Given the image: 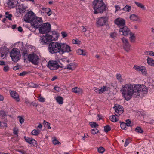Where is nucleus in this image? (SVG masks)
<instances>
[{
    "mask_svg": "<svg viewBox=\"0 0 154 154\" xmlns=\"http://www.w3.org/2000/svg\"><path fill=\"white\" fill-rule=\"evenodd\" d=\"M120 91L123 98L128 101L132 97H137L146 94L148 89L143 85L128 83L122 85Z\"/></svg>",
    "mask_w": 154,
    "mask_h": 154,
    "instance_id": "1",
    "label": "nucleus"
},
{
    "mask_svg": "<svg viewBox=\"0 0 154 154\" xmlns=\"http://www.w3.org/2000/svg\"><path fill=\"white\" fill-rule=\"evenodd\" d=\"M93 5L95 14L102 13L106 10V5L102 0H94Z\"/></svg>",
    "mask_w": 154,
    "mask_h": 154,
    "instance_id": "2",
    "label": "nucleus"
},
{
    "mask_svg": "<svg viewBox=\"0 0 154 154\" xmlns=\"http://www.w3.org/2000/svg\"><path fill=\"white\" fill-rule=\"evenodd\" d=\"M40 57V55L39 53L34 52L29 54L28 58L29 60L33 64L37 65L39 63Z\"/></svg>",
    "mask_w": 154,
    "mask_h": 154,
    "instance_id": "3",
    "label": "nucleus"
},
{
    "mask_svg": "<svg viewBox=\"0 0 154 154\" xmlns=\"http://www.w3.org/2000/svg\"><path fill=\"white\" fill-rule=\"evenodd\" d=\"M61 43L59 42H51L49 45L48 50L51 54L60 53Z\"/></svg>",
    "mask_w": 154,
    "mask_h": 154,
    "instance_id": "4",
    "label": "nucleus"
},
{
    "mask_svg": "<svg viewBox=\"0 0 154 154\" xmlns=\"http://www.w3.org/2000/svg\"><path fill=\"white\" fill-rule=\"evenodd\" d=\"M10 56L12 60L14 62H17L20 59L21 57L19 51L16 48H14L11 51Z\"/></svg>",
    "mask_w": 154,
    "mask_h": 154,
    "instance_id": "5",
    "label": "nucleus"
},
{
    "mask_svg": "<svg viewBox=\"0 0 154 154\" xmlns=\"http://www.w3.org/2000/svg\"><path fill=\"white\" fill-rule=\"evenodd\" d=\"M43 20L41 17H36L31 23V26L37 29L42 25L43 23Z\"/></svg>",
    "mask_w": 154,
    "mask_h": 154,
    "instance_id": "6",
    "label": "nucleus"
},
{
    "mask_svg": "<svg viewBox=\"0 0 154 154\" xmlns=\"http://www.w3.org/2000/svg\"><path fill=\"white\" fill-rule=\"evenodd\" d=\"M39 28L40 33L42 34L47 33L51 29V25L49 23H46L42 25Z\"/></svg>",
    "mask_w": 154,
    "mask_h": 154,
    "instance_id": "7",
    "label": "nucleus"
},
{
    "mask_svg": "<svg viewBox=\"0 0 154 154\" xmlns=\"http://www.w3.org/2000/svg\"><path fill=\"white\" fill-rule=\"evenodd\" d=\"M35 14L32 11H28L24 17V21L28 23H31L36 17Z\"/></svg>",
    "mask_w": 154,
    "mask_h": 154,
    "instance_id": "8",
    "label": "nucleus"
},
{
    "mask_svg": "<svg viewBox=\"0 0 154 154\" xmlns=\"http://www.w3.org/2000/svg\"><path fill=\"white\" fill-rule=\"evenodd\" d=\"M60 54H63L65 53H69L71 51V47L65 43H61Z\"/></svg>",
    "mask_w": 154,
    "mask_h": 154,
    "instance_id": "9",
    "label": "nucleus"
},
{
    "mask_svg": "<svg viewBox=\"0 0 154 154\" xmlns=\"http://www.w3.org/2000/svg\"><path fill=\"white\" fill-rule=\"evenodd\" d=\"M47 66L51 70H55L58 69L59 65L56 61L50 60L48 63Z\"/></svg>",
    "mask_w": 154,
    "mask_h": 154,
    "instance_id": "10",
    "label": "nucleus"
},
{
    "mask_svg": "<svg viewBox=\"0 0 154 154\" xmlns=\"http://www.w3.org/2000/svg\"><path fill=\"white\" fill-rule=\"evenodd\" d=\"M133 68L137 71L141 72L142 74L144 75H146L147 74L146 69L144 66L134 65Z\"/></svg>",
    "mask_w": 154,
    "mask_h": 154,
    "instance_id": "11",
    "label": "nucleus"
},
{
    "mask_svg": "<svg viewBox=\"0 0 154 154\" xmlns=\"http://www.w3.org/2000/svg\"><path fill=\"white\" fill-rule=\"evenodd\" d=\"M40 42L42 45H46L51 41L49 35L46 34L41 37L40 39Z\"/></svg>",
    "mask_w": 154,
    "mask_h": 154,
    "instance_id": "12",
    "label": "nucleus"
},
{
    "mask_svg": "<svg viewBox=\"0 0 154 154\" xmlns=\"http://www.w3.org/2000/svg\"><path fill=\"white\" fill-rule=\"evenodd\" d=\"M108 17H103L98 18L96 22V24L98 26H102L105 25L108 20Z\"/></svg>",
    "mask_w": 154,
    "mask_h": 154,
    "instance_id": "13",
    "label": "nucleus"
},
{
    "mask_svg": "<svg viewBox=\"0 0 154 154\" xmlns=\"http://www.w3.org/2000/svg\"><path fill=\"white\" fill-rule=\"evenodd\" d=\"M113 108L115 110V114L117 116H119L123 112V108L122 106L119 105H115Z\"/></svg>",
    "mask_w": 154,
    "mask_h": 154,
    "instance_id": "14",
    "label": "nucleus"
},
{
    "mask_svg": "<svg viewBox=\"0 0 154 154\" xmlns=\"http://www.w3.org/2000/svg\"><path fill=\"white\" fill-rule=\"evenodd\" d=\"M119 31L120 32L122 33V35L125 36L128 35L131 32L128 28L126 26L120 28L119 29Z\"/></svg>",
    "mask_w": 154,
    "mask_h": 154,
    "instance_id": "15",
    "label": "nucleus"
},
{
    "mask_svg": "<svg viewBox=\"0 0 154 154\" xmlns=\"http://www.w3.org/2000/svg\"><path fill=\"white\" fill-rule=\"evenodd\" d=\"M49 35L51 41L57 40L59 35V34L55 31H52Z\"/></svg>",
    "mask_w": 154,
    "mask_h": 154,
    "instance_id": "16",
    "label": "nucleus"
},
{
    "mask_svg": "<svg viewBox=\"0 0 154 154\" xmlns=\"http://www.w3.org/2000/svg\"><path fill=\"white\" fill-rule=\"evenodd\" d=\"M27 7H25L23 4L19 5L17 9V13L18 14H20L25 12Z\"/></svg>",
    "mask_w": 154,
    "mask_h": 154,
    "instance_id": "17",
    "label": "nucleus"
},
{
    "mask_svg": "<svg viewBox=\"0 0 154 154\" xmlns=\"http://www.w3.org/2000/svg\"><path fill=\"white\" fill-rule=\"evenodd\" d=\"M115 23L119 27L125 25V20L121 18L116 19L115 21Z\"/></svg>",
    "mask_w": 154,
    "mask_h": 154,
    "instance_id": "18",
    "label": "nucleus"
},
{
    "mask_svg": "<svg viewBox=\"0 0 154 154\" xmlns=\"http://www.w3.org/2000/svg\"><path fill=\"white\" fill-rule=\"evenodd\" d=\"M10 93L11 97L17 102L20 100L19 96L18 94L14 91L10 90Z\"/></svg>",
    "mask_w": 154,
    "mask_h": 154,
    "instance_id": "19",
    "label": "nucleus"
},
{
    "mask_svg": "<svg viewBox=\"0 0 154 154\" xmlns=\"http://www.w3.org/2000/svg\"><path fill=\"white\" fill-rule=\"evenodd\" d=\"M19 0H8L7 2L8 6L10 8H13L17 5Z\"/></svg>",
    "mask_w": 154,
    "mask_h": 154,
    "instance_id": "20",
    "label": "nucleus"
},
{
    "mask_svg": "<svg viewBox=\"0 0 154 154\" xmlns=\"http://www.w3.org/2000/svg\"><path fill=\"white\" fill-rule=\"evenodd\" d=\"M24 138L26 141L29 143L34 146L36 145L37 142L34 139L26 137H25Z\"/></svg>",
    "mask_w": 154,
    "mask_h": 154,
    "instance_id": "21",
    "label": "nucleus"
},
{
    "mask_svg": "<svg viewBox=\"0 0 154 154\" xmlns=\"http://www.w3.org/2000/svg\"><path fill=\"white\" fill-rule=\"evenodd\" d=\"M130 19L133 21H136L138 22H141V20L140 17L137 15L132 14L130 15Z\"/></svg>",
    "mask_w": 154,
    "mask_h": 154,
    "instance_id": "22",
    "label": "nucleus"
},
{
    "mask_svg": "<svg viewBox=\"0 0 154 154\" xmlns=\"http://www.w3.org/2000/svg\"><path fill=\"white\" fill-rule=\"evenodd\" d=\"M72 91L78 94H82L83 92V90L81 88L75 87L72 89Z\"/></svg>",
    "mask_w": 154,
    "mask_h": 154,
    "instance_id": "23",
    "label": "nucleus"
},
{
    "mask_svg": "<svg viewBox=\"0 0 154 154\" xmlns=\"http://www.w3.org/2000/svg\"><path fill=\"white\" fill-rule=\"evenodd\" d=\"M77 64L75 63H71L67 65L66 66V68L69 70H73L77 67Z\"/></svg>",
    "mask_w": 154,
    "mask_h": 154,
    "instance_id": "24",
    "label": "nucleus"
},
{
    "mask_svg": "<svg viewBox=\"0 0 154 154\" xmlns=\"http://www.w3.org/2000/svg\"><path fill=\"white\" fill-rule=\"evenodd\" d=\"M76 53L79 55L85 56L86 55V52L85 50L80 48L76 50Z\"/></svg>",
    "mask_w": 154,
    "mask_h": 154,
    "instance_id": "25",
    "label": "nucleus"
},
{
    "mask_svg": "<svg viewBox=\"0 0 154 154\" xmlns=\"http://www.w3.org/2000/svg\"><path fill=\"white\" fill-rule=\"evenodd\" d=\"M146 60L149 65L151 66H154V60L149 57H147Z\"/></svg>",
    "mask_w": 154,
    "mask_h": 154,
    "instance_id": "26",
    "label": "nucleus"
},
{
    "mask_svg": "<svg viewBox=\"0 0 154 154\" xmlns=\"http://www.w3.org/2000/svg\"><path fill=\"white\" fill-rule=\"evenodd\" d=\"M41 9L44 11L47 14V15L48 16H50L52 14V12L50 9L48 8H42Z\"/></svg>",
    "mask_w": 154,
    "mask_h": 154,
    "instance_id": "27",
    "label": "nucleus"
},
{
    "mask_svg": "<svg viewBox=\"0 0 154 154\" xmlns=\"http://www.w3.org/2000/svg\"><path fill=\"white\" fill-rule=\"evenodd\" d=\"M118 116H117L116 115H112L109 116V119L110 120L113 122H116L118 121Z\"/></svg>",
    "mask_w": 154,
    "mask_h": 154,
    "instance_id": "28",
    "label": "nucleus"
},
{
    "mask_svg": "<svg viewBox=\"0 0 154 154\" xmlns=\"http://www.w3.org/2000/svg\"><path fill=\"white\" fill-rule=\"evenodd\" d=\"M56 100L57 102L59 104H62L63 103V97L61 96H58L56 98Z\"/></svg>",
    "mask_w": 154,
    "mask_h": 154,
    "instance_id": "29",
    "label": "nucleus"
},
{
    "mask_svg": "<svg viewBox=\"0 0 154 154\" xmlns=\"http://www.w3.org/2000/svg\"><path fill=\"white\" fill-rule=\"evenodd\" d=\"M129 34L130 35L129 38L131 41L132 42H135L136 38V36L135 34L133 33H131V32Z\"/></svg>",
    "mask_w": 154,
    "mask_h": 154,
    "instance_id": "30",
    "label": "nucleus"
},
{
    "mask_svg": "<svg viewBox=\"0 0 154 154\" xmlns=\"http://www.w3.org/2000/svg\"><path fill=\"white\" fill-rule=\"evenodd\" d=\"M40 131L41 130L38 129H34L32 131L31 134L33 135L37 136L39 134Z\"/></svg>",
    "mask_w": 154,
    "mask_h": 154,
    "instance_id": "31",
    "label": "nucleus"
},
{
    "mask_svg": "<svg viewBox=\"0 0 154 154\" xmlns=\"http://www.w3.org/2000/svg\"><path fill=\"white\" fill-rule=\"evenodd\" d=\"M109 87L103 86V87H101L100 89V94H102L104 92L108 91L109 89Z\"/></svg>",
    "mask_w": 154,
    "mask_h": 154,
    "instance_id": "32",
    "label": "nucleus"
},
{
    "mask_svg": "<svg viewBox=\"0 0 154 154\" xmlns=\"http://www.w3.org/2000/svg\"><path fill=\"white\" fill-rule=\"evenodd\" d=\"M6 55V53L4 50H0V57L2 59H4Z\"/></svg>",
    "mask_w": 154,
    "mask_h": 154,
    "instance_id": "33",
    "label": "nucleus"
},
{
    "mask_svg": "<svg viewBox=\"0 0 154 154\" xmlns=\"http://www.w3.org/2000/svg\"><path fill=\"white\" fill-rule=\"evenodd\" d=\"M130 45L129 43L123 45L125 50L127 52H128L130 50Z\"/></svg>",
    "mask_w": 154,
    "mask_h": 154,
    "instance_id": "34",
    "label": "nucleus"
},
{
    "mask_svg": "<svg viewBox=\"0 0 154 154\" xmlns=\"http://www.w3.org/2000/svg\"><path fill=\"white\" fill-rule=\"evenodd\" d=\"M122 10L125 11L129 12L131 10V7L128 5H126L123 8Z\"/></svg>",
    "mask_w": 154,
    "mask_h": 154,
    "instance_id": "35",
    "label": "nucleus"
},
{
    "mask_svg": "<svg viewBox=\"0 0 154 154\" xmlns=\"http://www.w3.org/2000/svg\"><path fill=\"white\" fill-rule=\"evenodd\" d=\"M135 4L138 7L142 9L145 10L146 9L145 7L142 4L138 2H135Z\"/></svg>",
    "mask_w": 154,
    "mask_h": 154,
    "instance_id": "36",
    "label": "nucleus"
},
{
    "mask_svg": "<svg viewBox=\"0 0 154 154\" xmlns=\"http://www.w3.org/2000/svg\"><path fill=\"white\" fill-rule=\"evenodd\" d=\"M89 125L92 128H96L98 126V125L97 123L93 122H89Z\"/></svg>",
    "mask_w": 154,
    "mask_h": 154,
    "instance_id": "37",
    "label": "nucleus"
},
{
    "mask_svg": "<svg viewBox=\"0 0 154 154\" xmlns=\"http://www.w3.org/2000/svg\"><path fill=\"white\" fill-rule=\"evenodd\" d=\"M6 16L5 17L6 18H8L10 20H12V15L11 14H9L8 12H6L5 13Z\"/></svg>",
    "mask_w": 154,
    "mask_h": 154,
    "instance_id": "38",
    "label": "nucleus"
},
{
    "mask_svg": "<svg viewBox=\"0 0 154 154\" xmlns=\"http://www.w3.org/2000/svg\"><path fill=\"white\" fill-rule=\"evenodd\" d=\"M121 40L122 42L123 45L129 43L127 39L125 37L122 38Z\"/></svg>",
    "mask_w": 154,
    "mask_h": 154,
    "instance_id": "39",
    "label": "nucleus"
},
{
    "mask_svg": "<svg viewBox=\"0 0 154 154\" xmlns=\"http://www.w3.org/2000/svg\"><path fill=\"white\" fill-rule=\"evenodd\" d=\"M72 42L74 44L79 45L80 44L81 41L77 39H73L72 41Z\"/></svg>",
    "mask_w": 154,
    "mask_h": 154,
    "instance_id": "40",
    "label": "nucleus"
},
{
    "mask_svg": "<svg viewBox=\"0 0 154 154\" xmlns=\"http://www.w3.org/2000/svg\"><path fill=\"white\" fill-rule=\"evenodd\" d=\"M117 35V34L115 32H111L110 34V36L111 38H115Z\"/></svg>",
    "mask_w": 154,
    "mask_h": 154,
    "instance_id": "41",
    "label": "nucleus"
},
{
    "mask_svg": "<svg viewBox=\"0 0 154 154\" xmlns=\"http://www.w3.org/2000/svg\"><path fill=\"white\" fill-rule=\"evenodd\" d=\"M135 131L138 133H142L143 131L140 127H137L135 129Z\"/></svg>",
    "mask_w": 154,
    "mask_h": 154,
    "instance_id": "42",
    "label": "nucleus"
},
{
    "mask_svg": "<svg viewBox=\"0 0 154 154\" xmlns=\"http://www.w3.org/2000/svg\"><path fill=\"white\" fill-rule=\"evenodd\" d=\"M52 143L54 145H56L57 144L60 145L61 144V143L59 142L56 138H54L52 140Z\"/></svg>",
    "mask_w": 154,
    "mask_h": 154,
    "instance_id": "43",
    "label": "nucleus"
},
{
    "mask_svg": "<svg viewBox=\"0 0 154 154\" xmlns=\"http://www.w3.org/2000/svg\"><path fill=\"white\" fill-rule=\"evenodd\" d=\"M145 53L147 55L152 56L154 57V51H146Z\"/></svg>",
    "mask_w": 154,
    "mask_h": 154,
    "instance_id": "44",
    "label": "nucleus"
},
{
    "mask_svg": "<svg viewBox=\"0 0 154 154\" xmlns=\"http://www.w3.org/2000/svg\"><path fill=\"white\" fill-rule=\"evenodd\" d=\"M98 151L99 153H103L105 151V149L102 147H100L98 149Z\"/></svg>",
    "mask_w": 154,
    "mask_h": 154,
    "instance_id": "45",
    "label": "nucleus"
},
{
    "mask_svg": "<svg viewBox=\"0 0 154 154\" xmlns=\"http://www.w3.org/2000/svg\"><path fill=\"white\" fill-rule=\"evenodd\" d=\"M18 120L19 122L21 124H23L24 121V119L21 116H19L18 117Z\"/></svg>",
    "mask_w": 154,
    "mask_h": 154,
    "instance_id": "46",
    "label": "nucleus"
},
{
    "mask_svg": "<svg viewBox=\"0 0 154 154\" xmlns=\"http://www.w3.org/2000/svg\"><path fill=\"white\" fill-rule=\"evenodd\" d=\"M116 77L119 81L121 82L122 81V79L121 78V75L119 74H117L116 75Z\"/></svg>",
    "mask_w": 154,
    "mask_h": 154,
    "instance_id": "47",
    "label": "nucleus"
},
{
    "mask_svg": "<svg viewBox=\"0 0 154 154\" xmlns=\"http://www.w3.org/2000/svg\"><path fill=\"white\" fill-rule=\"evenodd\" d=\"M91 132L92 134H95L98 132V130L97 129H93L91 130Z\"/></svg>",
    "mask_w": 154,
    "mask_h": 154,
    "instance_id": "48",
    "label": "nucleus"
},
{
    "mask_svg": "<svg viewBox=\"0 0 154 154\" xmlns=\"http://www.w3.org/2000/svg\"><path fill=\"white\" fill-rule=\"evenodd\" d=\"M38 100L41 102H44L45 101V99L43 97L39 96L38 97Z\"/></svg>",
    "mask_w": 154,
    "mask_h": 154,
    "instance_id": "49",
    "label": "nucleus"
},
{
    "mask_svg": "<svg viewBox=\"0 0 154 154\" xmlns=\"http://www.w3.org/2000/svg\"><path fill=\"white\" fill-rule=\"evenodd\" d=\"M110 130V128L109 126L107 125L104 127V131L106 132H108Z\"/></svg>",
    "mask_w": 154,
    "mask_h": 154,
    "instance_id": "50",
    "label": "nucleus"
},
{
    "mask_svg": "<svg viewBox=\"0 0 154 154\" xmlns=\"http://www.w3.org/2000/svg\"><path fill=\"white\" fill-rule=\"evenodd\" d=\"M120 126L122 129H125L127 125L125 123L122 122Z\"/></svg>",
    "mask_w": 154,
    "mask_h": 154,
    "instance_id": "51",
    "label": "nucleus"
},
{
    "mask_svg": "<svg viewBox=\"0 0 154 154\" xmlns=\"http://www.w3.org/2000/svg\"><path fill=\"white\" fill-rule=\"evenodd\" d=\"M61 34L63 38H64L67 36V33L65 32H62L61 33Z\"/></svg>",
    "mask_w": 154,
    "mask_h": 154,
    "instance_id": "52",
    "label": "nucleus"
},
{
    "mask_svg": "<svg viewBox=\"0 0 154 154\" xmlns=\"http://www.w3.org/2000/svg\"><path fill=\"white\" fill-rule=\"evenodd\" d=\"M14 134L15 135H17L18 129L17 128H14L13 129Z\"/></svg>",
    "mask_w": 154,
    "mask_h": 154,
    "instance_id": "53",
    "label": "nucleus"
},
{
    "mask_svg": "<svg viewBox=\"0 0 154 154\" xmlns=\"http://www.w3.org/2000/svg\"><path fill=\"white\" fill-rule=\"evenodd\" d=\"M116 8L115 12H116L118 11H120L121 10V7L119 5H116L115 6Z\"/></svg>",
    "mask_w": 154,
    "mask_h": 154,
    "instance_id": "54",
    "label": "nucleus"
},
{
    "mask_svg": "<svg viewBox=\"0 0 154 154\" xmlns=\"http://www.w3.org/2000/svg\"><path fill=\"white\" fill-rule=\"evenodd\" d=\"M94 90L97 93L100 94V90L97 87L94 88Z\"/></svg>",
    "mask_w": 154,
    "mask_h": 154,
    "instance_id": "55",
    "label": "nucleus"
},
{
    "mask_svg": "<svg viewBox=\"0 0 154 154\" xmlns=\"http://www.w3.org/2000/svg\"><path fill=\"white\" fill-rule=\"evenodd\" d=\"M126 123H125L126 124L127 126L128 127L130 126V124L131 123V122L129 120H127L126 121Z\"/></svg>",
    "mask_w": 154,
    "mask_h": 154,
    "instance_id": "56",
    "label": "nucleus"
},
{
    "mask_svg": "<svg viewBox=\"0 0 154 154\" xmlns=\"http://www.w3.org/2000/svg\"><path fill=\"white\" fill-rule=\"evenodd\" d=\"M54 89L55 90L58 92H60L61 91V89L58 86H55Z\"/></svg>",
    "mask_w": 154,
    "mask_h": 154,
    "instance_id": "57",
    "label": "nucleus"
},
{
    "mask_svg": "<svg viewBox=\"0 0 154 154\" xmlns=\"http://www.w3.org/2000/svg\"><path fill=\"white\" fill-rule=\"evenodd\" d=\"M149 85L154 87V81L152 80H151L149 84Z\"/></svg>",
    "mask_w": 154,
    "mask_h": 154,
    "instance_id": "58",
    "label": "nucleus"
},
{
    "mask_svg": "<svg viewBox=\"0 0 154 154\" xmlns=\"http://www.w3.org/2000/svg\"><path fill=\"white\" fill-rule=\"evenodd\" d=\"M9 69V68L8 66H5L3 68V70L5 72L8 71Z\"/></svg>",
    "mask_w": 154,
    "mask_h": 154,
    "instance_id": "59",
    "label": "nucleus"
},
{
    "mask_svg": "<svg viewBox=\"0 0 154 154\" xmlns=\"http://www.w3.org/2000/svg\"><path fill=\"white\" fill-rule=\"evenodd\" d=\"M129 142L128 140H126L124 146L125 147L127 146L129 144Z\"/></svg>",
    "mask_w": 154,
    "mask_h": 154,
    "instance_id": "60",
    "label": "nucleus"
},
{
    "mask_svg": "<svg viewBox=\"0 0 154 154\" xmlns=\"http://www.w3.org/2000/svg\"><path fill=\"white\" fill-rule=\"evenodd\" d=\"M27 73L26 71H23V72L20 73V75L21 76H24Z\"/></svg>",
    "mask_w": 154,
    "mask_h": 154,
    "instance_id": "61",
    "label": "nucleus"
},
{
    "mask_svg": "<svg viewBox=\"0 0 154 154\" xmlns=\"http://www.w3.org/2000/svg\"><path fill=\"white\" fill-rule=\"evenodd\" d=\"M2 126H1V127H7V124L6 123L4 122H2Z\"/></svg>",
    "mask_w": 154,
    "mask_h": 154,
    "instance_id": "62",
    "label": "nucleus"
},
{
    "mask_svg": "<svg viewBox=\"0 0 154 154\" xmlns=\"http://www.w3.org/2000/svg\"><path fill=\"white\" fill-rule=\"evenodd\" d=\"M47 124V125L46 126L47 127V128L48 129H51V127H50V124L48 122H46Z\"/></svg>",
    "mask_w": 154,
    "mask_h": 154,
    "instance_id": "63",
    "label": "nucleus"
},
{
    "mask_svg": "<svg viewBox=\"0 0 154 154\" xmlns=\"http://www.w3.org/2000/svg\"><path fill=\"white\" fill-rule=\"evenodd\" d=\"M97 119L98 120H100V119H102V116L100 115H98L97 116Z\"/></svg>",
    "mask_w": 154,
    "mask_h": 154,
    "instance_id": "64",
    "label": "nucleus"
}]
</instances>
